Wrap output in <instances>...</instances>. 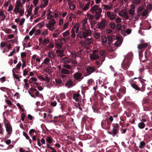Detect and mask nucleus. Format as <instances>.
<instances>
[{"mask_svg": "<svg viewBox=\"0 0 152 152\" xmlns=\"http://www.w3.org/2000/svg\"><path fill=\"white\" fill-rule=\"evenodd\" d=\"M37 89H36L31 87L30 89H29L28 91L31 90V92L32 93H34V92H35L37 91Z\"/></svg>", "mask_w": 152, "mask_h": 152, "instance_id": "nucleus-56", "label": "nucleus"}, {"mask_svg": "<svg viewBox=\"0 0 152 152\" xmlns=\"http://www.w3.org/2000/svg\"><path fill=\"white\" fill-rule=\"evenodd\" d=\"M142 104L144 108L147 106L151 105L152 104V102L147 97L144 98L142 101Z\"/></svg>", "mask_w": 152, "mask_h": 152, "instance_id": "nucleus-11", "label": "nucleus"}, {"mask_svg": "<svg viewBox=\"0 0 152 152\" xmlns=\"http://www.w3.org/2000/svg\"><path fill=\"white\" fill-rule=\"evenodd\" d=\"M115 39L117 41L114 43V45L116 46H119L122 43V41L121 38L118 36H116Z\"/></svg>", "mask_w": 152, "mask_h": 152, "instance_id": "nucleus-16", "label": "nucleus"}, {"mask_svg": "<svg viewBox=\"0 0 152 152\" xmlns=\"http://www.w3.org/2000/svg\"><path fill=\"white\" fill-rule=\"evenodd\" d=\"M108 119V121H109L110 122L112 123V122L113 121V116H109L108 118H107Z\"/></svg>", "mask_w": 152, "mask_h": 152, "instance_id": "nucleus-64", "label": "nucleus"}, {"mask_svg": "<svg viewBox=\"0 0 152 152\" xmlns=\"http://www.w3.org/2000/svg\"><path fill=\"white\" fill-rule=\"evenodd\" d=\"M28 71L26 69H25L23 71V75L24 76H25L28 74Z\"/></svg>", "mask_w": 152, "mask_h": 152, "instance_id": "nucleus-60", "label": "nucleus"}, {"mask_svg": "<svg viewBox=\"0 0 152 152\" xmlns=\"http://www.w3.org/2000/svg\"><path fill=\"white\" fill-rule=\"evenodd\" d=\"M145 145V143L144 141H141L140 142V145L139 146V147L140 149H142L143 148V146H144Z\"/></svg>", "mask_w": 152, "mask_h": 152, "instance_id": "nucleus-32", "label": "nucleus"}, {"mask_svg": "<svg viewBox=\"0 0 152 152\" xmlns=\"http://www.w3.org/2000/svg\"><path fill=\"white\" fill-rule=\"evenodd\" d=\"M23 135L25 136L26 137V138L27 139H29V137L27 135L26 132H23Z\"/></svg>", "mask_w": 152, "mask_h": 152, "instance_id": "nucleus-58", "label": "nucleus"}, {"mask_svg": "<svg viewBox=\"0 0 152 152\" xmlns=\"http://www.w3.org/2000/svg\"><path fill=\"white\" fill-rule=\"evenodd\" d=\"M61 73L64 74H69L70 72L69 70L66 69L65 68L61 69Z\"/></svg>", "mask_w": 152, "mask_h": 152, "instance_id": "nucleus-23", "label": "nucleus"}, {"mask_svg": "<svg viewBox=\"0 0 152 152\" xmlns=\"http://www.w3.org/2000/svg\"><path fill=\"white\" fill-rule=\"evenodd\" d=\"M121 27L122 26L121 24H118L116 26V29L118 30H120L121 28Z\"/></svg>", "mask_w": 152, "mask_h": 152, "instance_id": "nucleus-45", "label": "nucleus"}, {"mask_svg": "<svg viewBox=\"0 0 152 152\" xmlns=\"http://www.w3.org/2000/svg\"><path fill=\"white\" fill-rule=\"evenodd\" d=\"M145 126V124L142 122H141L138 124V126L140 129H143Z\"/></svg>", "mask_w": 152, "mask_h": 152, "instance_id": "nucleus-27", "label": "nucleus"}, {"mask_svg": "<svg viewBox=\"0 0 152 152\" xmlns=\"http://www.w3.org/2000/svg\"><path fill=\"white\" fill-rule=\"evenodd\" d=\"M49 57H51V58H53L55 57V55L52 53V52H50L48 53V54Z\"/></svg>", "mask_w": 152, "mask_h": 152, "instance_id": "nucleus-53", "label": "nucleus"}, {"mask_svg": "<svg viewBox=\"0 0 152 152\" xmlns=\"http://www.w3.org/2000/svg\"><path fill=\"white\" fill-rule=\"evenodd\" d=\"M75 28H76V33H77L78 32V31L79 30V25L78 24H76L74 26L72 29H73V30Z\"/></svg>", "mask_w": 152, "mask_h": 152, "instance_id": "nucleus-31", "label": "nucleus"}, {"mask_svg": "<svg viewBox=\"0 0 152 152\" xmlns=\"http://www.w3.org/2000/svg\"><path fill=\"white\" fill-rule=\"evenodd\" d=\"M90 2H88L85 5V7L83 8V11H86L88 10L89 7Z\"/></svg>", "mask_w": 152, "mask_h": 152, "instance_id": "nucleus-22", "label": "nucleus"}, {"mask_svg": "<svg viewBox=\"0 0 152 152\" xmlns=\"http://www.w3.org/2000/svg\"><path fill=\"white\" fill-rule=\"evenodd\" d=\"M60 42L61 44H64L66 42L65 39L62 38L59 39Z\"/></svg>", "mask_w": 152, "mask_h": 152, "instance_id": "nucleus-38", "label": "nucleus"}, {"mask_svg": "<svg viewBox=\"0 0 152 152\" xmlns=\"http://www.w3.org/2000/svg\"><path fill=\"white\" fill-rule=\"evenodd\" d=\"M73 76L75 79L77 81L80 82L83 77H82V74L79 72H76L73 74Z\"/></svg>", "mask_w": 152, "mask_h": 152, "instance_id": "nucleus-12", "label": "nucleus"}, {"mask_svg": "<svg viewBox=\"0 0 152 152\" xmlns=\"http://www.w3.org/2000/svg\"><path fill=\"white\" fill-rule=\"evenodd\" d=\"M137 79H138L139 81H140L142 84L141 88L139 87L136 84L133 83L131 84L132 87L137 91H141L142 92L144 91L145 89V82L146 81V80L141 77H134L132 80V81L133 82L134 80H135Z\"/></svg>", "mask_w": 152, "mask_h": 152, "instance_id": "nucleus-1", "label": "nucleus"}, {"mask_svg": "<svg viewBox=\"0 0 152 152\" xmlns=\"http://www.w3.org/2000/svg\"><path fill=\"white\" fill-rule=\"evenodd\" d=\"M76 7L75 5V4H72L69 6V8L71 10H74Z\"/></svg>", "mask_w": 152, "mask_h": 152, "instance_id": "nucleus-52", "label": "nucleus"}, {"mask_svg": "<svg viewBox=\"0 0 152 152\" xmlns=\"http://www.w3.org/2000/svg\"><path fill=\"white\" fill-rule=\"evenodd\" d=\"M132 55L131 54H127L122 63V68L125 70H127L129 68L131 63Z\"/></svg>", "mask_w": 152, "mask_h": 152, "instance_id": "nucleus-2", "label": "nucleus"}, {"mask_svg": "<svg viewBox=\"0 0 152 152\" xmlns=\"http://www.w3.org/2000/svg\"><path fill=\"white\" fill-rule=\"evenodd\" d=\"M25 21V19L24 18H22L21 19L19 23V25L20 26H21L22 25L23 23Z\"/></svg>", "mask_w": 152, "mask_h": 152, "instance_id": "nucleus-54", "label": "nucleus"}, {"mask_svg": "<svg viewBox=\"0 0 152 152\" xmlns=\"http://www.w3.org/2000/svg\"><path fill=\"white\" fill-rule=\"evenodd\" d=\"M94 36L96 39H98L100 37V34L98 33H95L94 34Z\"/></svg>", "mask_w": 152, "mask_h": 152, "instance_id": "nucleus-49", "label": "nucleus"}, {"mask_svg": "<svg viewBox=\"0 0 152 152\" xmlns=\"http://www.w3.org/2000/svg\"><path fill=\"white\" fill-rule=\"evenodd\" d=\"M112 129L111 131L108 132V133L112 135L113 136L115 137L118 133L119 125L118 123H113L112 124Z\"/></svg>", "mask_w": 152, "mask_h": 152, "instance_id": "nucleus-4", "label": "nucleus"}, {"mask_svg": "<svg viewBox=\"0 0 152 152\" xmlns=\"http://www.w3.org/2000/svg\"><path fill=\"white\" fill-rule=\"evenodd\" d=\"M150 52L148 50H146L145 52V56L146 60H147L148 57L150 56Z\"/></svg>", "mask_w": 152, "mask_h": 152, "instance_id": "nucleus-29", "label": "nucleus"}, {"mask_svg": "<svg viewBox=\"0 0 152 152\" xmlns=\"http://www.w3.org/2000/svg\"><path fill=\"white\" fill-rule=\"evenodd\" d=\"M135 11L132 9H131L128 10V12L129 15L133 16L134 14Z\"/></svg>", "mask_w": 152, "mask_h": 152, "instance_id": "nucleus-34", "label": "nucleus"}, {"mask_svg": "<svg viewBox=\"0 0 152 152\" xmlns=\"http://www.w3.org/2000/svg\"><path fill=\"white\" fill-rule=\"evenodd\" d=\"M119 91L123 94H125L126 92V88L124 87H123L119 89Z\"/></svg>", "mask_w": 152, "mask_h": 152, "instance_id": "nucleus-30", "label": "nucleus"}, {"mask_svg": "<svg viewBox=\"0 0 152 152\" xmlns=\"http://www.w3.org/2000/svg\"><path fill=\"white\" fill-rule=\"evenodd\" d=\"M13 8V7L12 4H10L8 10V11H10L12 10Z\"/></svg>", "mask_w": 152, "mask_h": 152, "instance_id": "nucleus-59", "label": "nucleus"}, {"mask_svg": "<svg viewBox=\"0 0 152 152\" xmlns=\"http://www.w3.org/2000/svg\"><path fill=\"white\" fill-rule=\"evenodd\" d=\"M83 42L85 43L86 44H91L93 43V40L91 38H87Z\"/></svg>", "mask_w": 152, "mask_h": 152, "instance_id": "nucleus-21", "label": "nucleus"}, {"mask_svg": "<svg viewBox=\"0 0 152 152\" xmlns=\"http://www.w3.org/2000/svg\"><path fill=\"white\" fill-rule=\"evenodd\" d=\"M140 0H134L133 1V3L135 4H139L141 2Z\"/></svg>", "mask_w": 152, "mask_h": 152, "instance_id": "nucleus-57", "label": "nucleus"}, {"mask_svg": "<svg viewBox=\"0 0 152 152\" xmlns=\"http://www.w3.org/2000/svg\"><path fill=\"white\" fill-rule=\"evenodd\" d=\"M63 66L64 68H66V69H72L71 66L69 65L66 64L63 65Z\"/></svg>", "mask_w": 152, "mask_h": 152, "instance_id": "nucleus-40", "label": "nucleus"}, {"mask_svg": "<svg viewBox=\"0 0 152 152\" xmlns=\"http://www.w3.org/2000/svg\"><path fill=\"white\" fill-rule=\"evenodd\" d=\"M11 2V0H8V1L6 2H5L4 3V6L5 7H7L9 5V3Z\"/></svg>", "mask_w": 152, "mask_h": 152, "instance_id": "nucleus-62", "label": "nucleus"}, {"mask_svg": "<svg viewBox=\"0 0 152 152\" xmlns=\"http://www.w3.org/2000/svg\"><path fill=\"white\" fill-rule=\"evenodd\" d=\"M46 142L49 143H51L53 141V139L50 137H48L46 139Z\"/></svg>", "mask_w": 152, "mask_h": 152, "instance_id": "nucleus-37", "label": "nucleus"}, {"mask_svg": "<svg viewBox=\"0 0 152 152\" xmlns=\"http://www.w3.org/2000/svg\"><path fill=\"white\" fill-rule=\"evenodd\" d=\"M71 36L75 38V37L76 35L75 33V31L74 30H73V29H72L71 31Z\"/></svg>", "mask_w": 152, "mask_h": 152, "instance_id": "nucleus-48", "label": "nucleus"}, {"mask_svg": "<svg viewBox=\"0 0 152 152\" xmlns=\"http://www.w3.org/2000/svg\"><path fill=\"white\" fill-rule=\"evenodd\" d=\"M16 105L22 111H24V109L21 107L20 104L19 103H17Z\"/></svg>", "mask_w": 152, "mask_h": 152, "instance_id": "nucleus-55", "label": "nucleus"}, {"mask_svg": "<svg viewBox=\"0 0 152 152\" xmlns=\"http://www.w3.org/2000/svg\"><path fill=\"white\" fill-rule=\"evenodd\" d=\"M116 37L111 36H108L107 37L108 40V43L110 45L112 42L113 40H115Z\"/></svg>", "mask_w": 152, "mask_h": 152, "instance_id": "nucleus-18", "label": "nucleus"}, {"mask_svg": "<svg viewBox=\"0 0 152 152\" xmlns=\"http://www.w3.org/2000/svg\"><path fill=\"white\" fill-rule=\"evenodd\" d=\"M97 69L96 66H88L86 68V71L87 75H91Z\"/></svg>", "mask_w": 152, "mask_h": 152, "instance_id": "nucleus-9", "label": "nucleus"}, {"mask_svg": "<svg viewBox=\"0 0 152 152\" xmlns=\"http://www.w3.org/2000/svg\"><path fill=\"white\" fill-rule=\"evenodd\" d=\"M58 32L56 33H53V37L54 38H56L57 37L58 35L60 34V33L61 32H60V31H58Z\"/></svg>", "mask_w": 152, "mask_h": 152, "instance_id": "nucleus-44", "label": "nucleus"}, {"mask_svg": "<svg viewBox=\"0 0 152 152\" xmlns=\"http://www.w3.org/2000/svg\"><path fill=\"white\" fill-rule=\"evenodd\" d=\"M37 79L34 77H31L29 80V82L32 83L34 81H37Z\"/></svg>", "mask_w": 152, "mask_h": 152, "instance_id": "nucleus-47", "label": "nucleus"}, {"mask_svg": "<svg viewBox=\"0 0 152 152\" xmlns=\"http://www.w3.org/2000/svg\"><path fill=\"white\" fill-rule=\"evenodd\" d=\"M101 124L102 128L108 130L110 128L111 122L108 121L107 118H106L102 121Z\"/></svg>", "mask_w": 152, "mask_h": 152, "instance_id": "nucleus-5", "label": "nucleus"}, {"mask_svg": "<svg viewBox=\"0 0 152 152\" xmlns=\"http://www.w3.org/2000/svg\"><path fill=\"white\" fill-rule=\"evenodd\" d=\"M25 117V115L24 113H22L21 115V120L22 121H24V118Z\"/></svg>", "mask_w": 152, "mask_h": 152, "instance_id": "nucleus-61", "label": "nucleus"}, {"mask_svg": "<svg viewBox=\"0 0 152 152\" xmlns=\"http://www.w3.org/2000/svg\"><path fill=\"white\" fill-rule=\"evenodd\" d=\"M63 35L64 37H66L69 34V33L68 31L67 30L63 33Z\"/></svg>", "mask_w": 152, "mask_h": 152, "instance_id": "nucleus-50", "label": "nucleus"}, {"mask_svg": "<svg viewBox=\"0 0 152 152\" xmlns=\"http://www.w3.org/2000/svg\"><path fill=\"white\" fill-rule=\"evenodd\" d=\"M95 11L94 16L96 20H98L100 18L101 13L102 12V9L99 8V6L95 5L90 9V12H93Z\"/></svg>", "mask_w": 152, "mask_h": 152, "instance_id": "nucleus-3", "label": "nucleus"}, {"mask_svg": "<svg viewBox=\"0 0 152 152\" xmlns=\"http://www.w3.org/2000/svg\"><path fill=\"white\" fill-rule=\"evenodd\" d=\"M109 25L110 26L111 28L112 29H114L115 27V24L113 22H110L109 24Z\"/></svg>", "mask_w": 152, "mask_h": 152, "instance_id": "nucleus-35", "label": "nucleus"}, {"mask_svg": "<svg viewBox=\"0 0 152 152\" xmlns=\"http://www.w3.org/2000/svg\"><path fill=\"white\" fill-rule=\"evenodd\" d=\"M6 126V129L8 134L9 135L10 134L12 131V128L11 126L9 124H7Z\"/></svg>", "mask_w": 152, "mask_h": 152, "instance_id": "nucleus-17", "label": "nucleus"}, {"mask_svg": "<svg viewBox=\"0 0 152 152\" xmlns=\"http://www.w3.org/2000/svg\"><path fill=\"white\" fill-rule=\"evenodd\" d=\"M91 60H96L99 58V56L98 54V51L97 50H93V53L91 54L89 56Z\"/></svg>", "mask_w": 152, "mask_h": 152, "instance_id": "nucleus-10", "label": "nucleus"}, {"mask_svg": "<svg viewBox=\"0 0 152 152\" xmlns=\"http://www.w3.org/2000/svg\"><path fill=\"white\" fill-rule=\"evenodd\" d=\"M18 12H19L20 14V16H22L24 13V9H22L20 10Z\"/></svg>", "mask_w": 152, "mask_h": 152, "instance_id": "nucleus-51", "label": "nucleus"}, {"mask_svg": "<svg viewBox=\"0 0 152 152\" xmlns=\"http://www.w3.org/2000/svg\"><path fill=\"white\" fill-rule=\"evenodd\" d=\"M36 29L33 28L29 32V34L31 36H32L34 34V32H35Z\"/></svg>", "mask_w": 152, "mask_h": 152, "instance_id": "nucleus-46", "label": "nucleus"}, {"mask_svg": "<svg viewBox=\"0 0 152 152\" xmlns=\"http://www.w3.org/2000/svg\"><path fill=\"white\" fill-rule=\"evenodd\" d=\"M48 0H42V3L45 6H47L48 3Z\"/></svg>", "mask_w": 152, "mask_h": 152, "instance_id": "nucleus-42", "label": "nucleus"}, {"mask_svg": "<svg viewBox=\"0 0 152 152\" xmlns=\"http://www.w3.org/2000/svg\"><path fill=\"white\" fill-rule=\"evenodd\" d=\"M56 82V84L57 85L61 86L62 83V81L61 79L57 78L55 79Z\"/></svg>", "mask_w": 152, "mask_h": 152, "instance_id": "nucleus-25", "label": "nucleus"}, {"mask_svg": "<svg viewBox=\"0 0 152 152\" xmlns=\"http://www.w3.org/2000/svg\"><path fill=\"white\" fill-rule=\"evenodd\" d=\"M147 97H148L149 99L152 102V92H150Z\"/></svg>", "mask_w": 152, "mask_h": 152, "instance_id": "nucleus-43", "label": "nucleus"}, {"mask_svg": "<svg viewBox=\"0 0 152 152\" xmlns=\"http://www.w3.org/2000/svg\"><path fill=\"white\" fill-rule=\"evenodd\" d=\"M148 43H141L137 45V48L139 49V55L140 56H142V52L145 48H146L148 46Z\"/></svg>", "mask_w": 152, "mask_h": 152, "instance_id": "nucleus-7", "label": "nucleus"}, {"mask_svg": "<svg viewBox=\"0 0 152 152\" xmlns=\"http://www.w3.org/2000/svg\"><path fill=\"white\" fill-rule=\"evenodd\" d=\"M80 95L78 93H74L73 96V99L75 100L76 102L79 101V99Z\"/></svg>", "mask_w": 152, "mask_h": 152, "instance_id": "nucleus-19", "label": "nucleus"}, {"mask_svg": "<svg viewBox=\"0 0 152 152\" xmlns=\"http://www.w3.org/2000/svg\"><path fill=\"white\" fill-rule=\"evenodd\" d=\"M42 79L45 81H46L48 83L49 82L50 79L49 78H48V77L46 76L45 78L42 77Z\"/></svg>", "mask_w": 152, "mask_h": 152, "instance_id": "nucleus-41", "label": "nucleus"}, {"mask_svg": "<svg viewBox=\"0 0 152 152\" xmlns=\"http://www.w3.org/2000/svg\"><path fill=\"white\" fill-rule=\"evenodd\" d=\"M87 118H88V117L86 115L84 116L82 118V123L83 124L85 123L86 122V121L87 120Z\"/></svg>", "mask_w": 152, "mask_h": 152, "instance_id": "nucleus-36", "label": "nucleus"}, {"mask_svg": "<svg viewBox=\"0 0 152 152\" xmlns=\"http://www.w3.org/2000/svg\"><path fill=\"white\" fill-rule=\"evenodd\" d=\"M45 22L44 21H43L41 23H39L37 25L39 28H41L43 27V26L44 25Z\"/></svg>", "mask_w": 152, "mask_h": 152, "instance_id": "nucleus-39", "label": "nucleus"}, {"mask_svg": "<svg viewBox=\"0 0 152 152\" xmlns=\"http://www.w3.org/2000/svg\"><path fill=\"white\" fill-rule=\"evenodd\" d=\"M91 34V31L90 30H87L86 31H81L80 33V37L81 39L83 38H85L88 36H90Z\"/></svg>", "mask_w": 152, "mask_h": 152, "instance_id": "nucleus-13", "label": "nucleus"}, {"mask_svg": "<svg viewBox=\"0 0 152 152\" xmlns=\"http://www.w3.org/2000/svg\"><path fill=\"white\" fill-rule=\"evenodd\" d=\"M107 25V21L106 20L102 19L100 22H98L97 24L96 27L100 30L104 29Z\"/></svg>", "mask_w": 152, "mask_h": 152, "instance_id": "nucleus-6", "label": "nucleus"}, {"mask_svg": "<svg viewBox=\"0 0 152 152\" xmlns=\"http://www.w3.org/2000/svg\"><path fill=\"white\" fill-rule=\"evenodd\" d=\"M101 40L102 42L104 44H107V38L104 36H102L101 37Z\"/></svg>", "mask_w": 152, "mask_h": 152, "instance_id": "nucleus-26", "label": "nucleus"}, {"mask_svg": "<svg viewBox=\"0 0 152 152\" xmlns=\"http://www.w3.org/2000/svg\"><path fill=\"white\" fill-rule=\"evenodd\" d=\"M62 61L65 64L69 63L70 61V59L68 57H65L62 59Z\"/></svg>", "mask_w": 152, "mask_h": 152, "instance_id": "nucleus-24", "label": "nucleus"}, {"mask_svg": "<svg viewBox=\"0 0 152 152\" xmlns=\"http://www.w3.org/2000/svg\"><path fill=\"white\" fill-rule=\"evenodd\" d=\"M73 81L71 79H69L66 81L65 83V86L68 88H69L73 87L74 85H73Z\"/></svg>", "mask_w": 152, "mask_h": 152, "instance_id": "nucleus-14", "label": "nucleus"}, {"mask_svg": "<svg viewBox=\"0 0 152 152\" xmlns=\"http://www.w3.org/2000/svg\"><path fill=\"white\" fill-rule=\"evenodd\" d=\"M56 23V21L54 19H51L46 24V26L49 30L52 31L55 29L54 26Z\"/></svg>", "mask_w": 152, "mask_h": 152, "instance_id": "nucleus-8", "label": "nucleus"}, {"mask_svg": "<svg viewBox=\"0 0 152 152\" xmlns=\"http://www.w3.org/2000/svg\"><path fill=\"white\" fill-rule=\"evenodd\" d=\"M80 45L84 46L85 48H86L88 50H89L90 48V44L87 43L86 44V43L83 42H80Z\"/></svg>", "mask_w": 152, "mask_h": 152, "instance_id": "nucleus-20", "label": "nucleus"}, {"mask_svg": "<svg viewBox=\"0 0 152 152\" xmlns=\"http://www.w3.org/2000/svg\"><path fill=\"white\" fill-rule=\"evenodd\" d=\"M20 4L21 2L20 1H17L15 9L14 10V11L15 13H17L20 10Z\"/></svg>", "mask_w": 152, "mask_h": 152, "instance_id": "nucleus-15", "label": "nucleus"}, {"mask_svg": "<svg viewBox=\"0 0 152 152\" xmlns=\"http://www.w3.org/2000/svg\"><path fill=\"white\" fill-rule=\"evenodd\" d=\"M35 132V130L33 129H31L29 131V133L31 136L32 135V133Z\"/></svg>", "mask_w": 152, "mask_h": 152, "instance_id": "nucleus-63", "label": "nucleus"}, {"mask_svg": "<svg viewBox=\"0 0 152 152\" xmlns=\"http://www.w3.org/2000/svg\"><path fill=\"white\" fill-rule=\"evenodd\" d=\"M49 42V39L48 38L44 39L43 40L42 44L44 46H46Z\"/></svg>", "mask_w": 152, "mask_h": 152, "instance_id": "nucleus-28", "label": "nucleus"}, {"mask_svg": "<svg viewBox=\"0 0 152 152\" xmlns=\"http://www.w3.org/2000/svg\"><path fill=\"white\" fill-rule=\"evenodd\" d=\"M126 73L129 77H131L134 75V73L133 72L131 71H127Z\"/></svg>", "mask_w": 152, "mask_h": 152, "instance_id": "nucleus-33", "label": "nucleus"}]
</instances>
